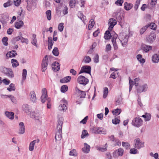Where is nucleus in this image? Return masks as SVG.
<instances>
[{"mask_svg": "<svg viewBox=\"0 0 159 159\" xmlns=\"http://www.w3.org/2000/svg\"><path fill=\"white\" fill-rule=\"evenodd\" d=\"M63 120L62 118H59L58 120L57 130V131L55 135L56 141H59L62 138V128L63 124Z\"/></svg>", "mask_w": 159, "mask_h": 159, "instance_id": "f257e3e1", "label": "nucleus"}, {"mask_svg": "<svg viewBox=\"0 0 159 159\" xmlns=\"http://www.w3.org/2000/svg\"><path fill=\"white\" fill-rule=\"evenodd\" d=\"M119 39L123 46L125 47L127 43L129 36L124 34H120L119 35Z\"/></svg>", "mask_w": 159, "mask_h": 159, "instance_id": "f03ea898", "label": "nucleus"}, {"mask_svg": "<svg viewBox=\"0 0 159 159\" xmlns=\"http://www.w3.org/2000/svg\"><path fill=\"white\" fill-rule=\"evenodd\" d=\"M142 120L139 117H136L134 118L132 122V125L137 127H139L143 124Z\"/></svg>", "mask_w": 159, "mask_h": 159, "instance_id": "7ed1b4c3", "label": "nucleus"}, {"mask_svg": "<svg viewBox=\"0 0 159 159\" xmlns=\"http://www.w3.org/2000/svg\"><path fill=\"white\" fill-rule=\"evenodd\" d=\"M9 16L6 14H0V22L3 26L6 25L7 22L9 20Z\"/></svg>", "mask_w": 159, "mask_h": 159, "instance_id": "20e7f679", "label": "nucleus"}, {"mask_svg": "<svg viewBox=\"0 0 159 159\" xmlns=\"http://www.w3.org/2000/svg\"><path fill=\"white\" fill-rule=\"evenodd\" d=\"M77 81L79 84L85 85L88 83L89 80L84 76L80 75L78 78Z\"/></svg>", "mask_w": 159, "mask_h": 159, "instance_id": "39448f33", "label": "nucleus"}, {"mask_svg": "<svg viewBox=\"0 0 159 159\" xmlns=\"http://www.w3.org/2000/svg\"><path fill=\"white\" fill-rule=\"evenodd\" d=\"M92 132L95 134H105L106 131L102 128L94 127L92 128Z\"/></svg>", "mask_w": 159, "mask_h": 159, "instance_id": "423d86ee", "label": "nucleus"}, {"mask_svg": "<svg viewBox=\"0 0 159 159\" xmlns=\"http://www.w3.org/2000/svg\"><path fill=\"white\" fill-rule=\"evenodd\" d=\"M48 56L46 55L43 58L42 63V70L43 72H44L47 69L48 65Z\"/></svg>", "mask_w": 159, "mask_h": 159, "instance_id": "0eeeda50", "label": "nucleus"}, {"mask_svg": "<svg viewBox=\"0 0 159 159\" xmlns=\"http://www.w3.org/2000/svg\"><path fill=\"white\" fill-rule=\"evenodd\" d=\"M67 102L65 99H63L61 101V104L59 107V109L61 111H66L67 109Z\"/></svg>", "mask_w": 159, "mask_h": 159, "instance_id": "6e6552de", "label": "nucleus"}, {"mask_svg": "<svg viewBox=\"0 0 159 159\" xmlns=\"http://www.w3.org/2000/svg\"><path fill=\"white\" fill-rule=\"evenodd\" d=\"M47 92L46 89L43 88L42 90V95L41 97V101L42 103H44L45 102L47 99Z\"/></svg>", "mask_w": 159, "mask_h": 159, "instance_id": "1a4fd4ad", "label": "nucleus"}, {"mask_svg": "<svg viewBox=\"0 0 159 159\" xmlns=\"http://www.w3.org/2000/svg\"><path fill=\"white\" fill-rule=\"evenodd\" d=\"M4 74L8 77L12 78L14 77V75L12 70L10 68H5L4 69Z\"/></svg>", "mask_w": 159, "mask_h": 159, "instance_id": "9d476101", "label": "nucleus"}, {"mask_svg": "<svg viewBox=\"0 0 159 159\" xmlns=\"http://www.w3.org/2000/svg\"><path fill=\"white\" fill-rule=\"evenodd\" d=\"M91 67L90 66H83L81 69L79 74L85 72L90 74Z\"/></svg>", "mask_w": 159, "mask_h": 159, "instance_id": "9b49d317", "label": "nucleus"}, {"mask_svg": "<svg viewBox=\"0 0 159 159\" xmlns=\"http://www.w3.org/2000/svg\"><path fill=\"white\" fill-rule=\"evenodd\" d=\"M116 24V21L114 18H111L109 20L108 24L109 27L108 30H111L114 26Z\"/></svg>", "mask_w": 159, "mask_h": 159, "instance_id": "f8f14e48", "label": "nucleus"}, {"mask_svg": "<svg viewBox=\"0 0 159 159\" xmlns=\"http://www.w3.org/2000/svg\"><path fill=\"white\" fill-rule=\"evenodd\" d=\"M134 147L136 148L139 149L143 146V143L140 141L139 138L135 139L134 141Z\"/></svg>", "mask_w": 159, "mask_h": 159, "instance_id": "ddd939ff", "label": "nucleus"}, {"mask_svg": "<svg viewBox=\"0 0 159 159\" xmlns=\"http://www.w3.org/2000/svg\"><path fill=\"white\" fill-rule=\"evenodd\" d=\"M31 117L35 120L40 121L42 118V116L38 112L34 111L32 113Z\"/></svg>", "mask_w": 159, "mask_h": 159, "instance_id": "4468645a", "label": "nucleus"}, {"mask_svg": "<svg viewBox=\"0 0 159 159\" xmlns=\"http://www.w3.org/2000/svg\"><path fill=\"white\" fill-rule=\"evenodd\" d=\"M124 150L121 148H119L118 149L115 151L113 152V155L114 157H117L119 156H122L123 154Z\"/></svg>", "mask_w": 159, "mask_h": 159, "instance_id": "2eb2a0df", "label": "nucleus"}, {"mask_svg": "<svg viewBox=\"0 0 159 159\" xmlns=\"http://www.w3.org/2000/svg\"><path fill=\"white\" fill-rule=\"evenodd\" d=\"M148 88V85L146 84H144L141 86H139L137 89V92L141 93L143 92H145Z\"/></svg>", "mask_w": 159, "mask_h": 159, "instance_id": "dca6fc26", "label": "nucleus"}, {"mask_svg": "<svg viewBox=\"0 0 159 159\" xmlns=\"http://www.w3.org/2000/svg\"><path fill=\"white\" fill-rule=\"evenodd\" d=\"M156 36L154 33L151 32L148 37L147 39L148 41L150 43H152L156 39Z\"/></svg>", "mask_w": 159, "mask_h": 159, "instance_id": "f3484780", "label": "nucleus"}, {"mask_svg": "<svg viewBox=\"0 0 159 159\" xmlns=\"http://www.w3.org/2000/svg\"><path fill=\"white\" fill-rule=\"evenodd\" d=\"M14 40L16 41H17L19 40H20L21 42L25 43L26 44H27L28 43V39L22 37L21 34H20L19 36L15 38L14 39Z\"/></svg>", "mask_w": 159, "mask_h": 159, "instance_id": "a211bd4d", "label": "nucleus"}, {"mask_svg": "<svg viewBox=\"0 0 159 159\" xmlns=\"http://www.w3.org/2000/svg\"><path fill=\"white\" fill-rule=\"evenodd\" d=\"M25 126L24 123L20 122L19 124V130L18 134H23L25 132Z\"/></svg>", "mask_w": 159, "mask_h": 159, "instance_id": "6ab92c4d", "label": "nucleus"}, {"mask_svg": "<svg viewBox=\"0 0 159 159\" xmlns=\"http://www.w3.org/2000/svg\"><path fill=\"white\" fill-rule=\"evenodd\" d=\"M30 101L34 103L37 102V97L34 91L30 92Z\"/></svg>", "mask_w": 159, "mask_h": 159, "instance_id": "aec40b11", "label": "nucleus"}, {"mask_svg": "<svg viewBox=\"0 0 159 159\" xmlns=\"http://www.w3.org/2000/svg\"><path fill=\"white\" fill-rule=\"evenodd\" d=\"M117 35L115 34L112 38L111 41L112 42L114 48L115 50H116L118 48V46L117 44L116 40L117 38Z\"/></svg>", "mask_w": 159, "mask_h": 159, "instance_id": "412c9836", "label": "nucleus"}, {"mask_svg": "<svg viewBox=\"0 0 159 159\" xmlns=\"http://www.w3.org/2000/svg\"><path fill=\"white\" fill-rule=\"evenodd\" d=\"M75 90L80 95V98H84L85 97L86 95L85 92L80 90L77 87H75Z\"/></svg>", "mask_w": 159, "mask_h": 159, "instance_id": "4be33fe9", "label": "nucleus"}, {"mask_svg": "<svg viewBox=\"0 0 159 159\" xmlns=\"http://www.w3.org/2000/svg\"><path fill=\"white\" fill-rule=\"evenodd\" d=\"M31 43L34 46L37 48L38 47V44L36 38V35L35 34H32Z\"/></svg>", "mask_w": 159, "mask_h": 159, "instance_id": "5701e85b", "label": "nucleus"}, {"mask_svg": "<svg viewBox=\"0 0 159 159\" xmlns=\"http://www.w3.org/2000/svg\"><path fill=\"white\" fill-rule=\"evenodd\" d=\"M116 18L117 21L120 22V24L121 25L120 23L124 20L123 17L120 16V12H116Z\"/></svg>", "mask_w": 159, "mask_h": 159, "instance_id": "b1692460", "label": "nucleus"}, {"mask_svg": "<svg viewBox=\"0 0 159 159\" xmlns=\"http://www.w3.org/2000/svg\"><path fill=\"white\" fill-rule=\"evenodd\" d=\"M52 67L53 70L55 71L58 70L60 69L59 63L56 61L54 62L53 64H52Z\"/></svg>", "mask_w": 159, "mask_h": 159, "instance_id": "393cba45", "label": "nucleus"}, {"mask_svg": "<svg viewBox=\"0 0 159 159\" xmlns=\"http://www.w3.org/2000/svg\"><path fill=\"white\" fill-rule=\"evenodd\" d=\"M152 61L155 63H157L159 62V54H154L152 57Z\"/></svg>", "mask_w": 159, "mask_h": 159, "instance_id": "a878e982", "label": "nucleus"}, {"mask_svg": "<svg viewBox=\"0 0 159 159\" xmlns=\"http://www.w3.org/2000/svg\"><path fill=\"white\" fill-rule=\"evenodd\" d=\"M84 147L82 148V151L85 153H88L90 151V146L86 143H84Z\"/></svg>", "mask_w": 159, "mask_h": 159, "instance_id": "bb28decb", "label": "nucleus"}, {"mask_svg": "<svg viewBox=\"0 0 159 159\" xmlns=\"http://www.w3.org/2000/svg\"><path fill=\"white\" fill-rule=\"evenodd\" d=\"M52 39L51 37H49L48 39V48L50 50L52 48V46L53 45Z\"/></svg>", "mask_w": 159, "mask_h": 159, "instance_id": "cd10ccee", "label": "nucleus"}, {"mask_svg": "<svg viewBox=\"0 0 159 159\" xmlns=\"http://www.w3.org/2000/svg\"><path fill=\"white\" fill-rule=\"evenodd\" d=\"M5 113L6 116L9 119L12 120L14 118V114L13 112L6 111Z\"/></svg>", "mask_w": 159, "mask_h": 159, "instance_id": "c85d7f7f", "label": "nucleus"}, {"mask_svg": "<svg viewBox=\"0 0 159 159\" xmlns=\"http://www.w3.org/2000/svg\"><path fill=\"white\" fill-rule=\"evenodd\" d=\"M16 55L17 53L16 51L12 50L8 52L7 54V56L10 57H14Z\"/></svg>", "mask_w": 159, "mask_h": 159, "instance_id": "c756f323", "label": "nucleus"}, {"mask_svg": "<svg viewBox=\"0 0 159 159\" xmlns=\"http://www.w3.org/2000/svg\"><path fill=\"white\" fill-rule=\"evenodd\" d=\"M23 22L21 20L17 21L15 23V27L18 29L20 28L23 25Z\"/></svg>", "mask_w": 159, "mask_h": 159, "instance_id": "7c9ffc66", "label": "nucleus"}, {"mask_svg": "<svg viewBox=\"0 0 159 159\" xmlns=\"http://www.w3.org/2000/svg\"><path fill=\"white\" fill-rule=\"evenodd\" d=\"M124 8L127 11L130 10L133 6V5L130 3H128L126 2L124 3Z\"/></svg>", "mask_w": 159, "mask_h": 159, "instance_id": "2f4dec72", "label": "nucleus"}, {"mask_svg": "<svg viewBox=\"0 0 159 159\" xmlns=\"http://www.w3.org/2000/svg\"><path fill=\"white\" fill-rule=\"evenodd\" d=\"M71 77L70 76L66 77L60 80V82L61 83H65L69 82L71 80Z\"/></svg>", "mask_w": 159, "mask_h": 159, "instance_id": "473e14b6", "label": "nucleus"}, {"mask_svg": "<svg viewBox=\"0 0 159 159\" xmlns=\"http://www.w3.org/2000/svg\"><path fill=\"white\" fill-rule=\"evenodd\" d=\"M142 48L144 51L146 52H148L149 51L151 50L152 47L146 45H144L142 47Z\"/></svg>", "mask_w": 159, "mask_h": 159, "instance_id": "72a5a7b5", "label": "nucleus"}, {"mask_svg": "<svg viewBox=\"0 0 159 159\" xmlns=\"http://www.w3.org/2000/svg\"><path fill=\"white\" fill-rule=\"evenodd\" d=\"M23 108L24 111L27 114H29L30 112L29 106L27 104L23 105Z\"/></svg>", "mask_w": 159, "mask_h": 159, "instance_id": "f704fd0d", "label": "nucleus"}, {"mask_svg": "<svg viewBox=\"0 0 159 159\" xmlns=\"http://www.w3.org/2000/svg\"><path fill=\"white\" fill-rule=\"evenodd\" d=\"M136 57L141 63L143 64L145 62V60L142 58V56L141 55L139 54L137 55Z\"/></svg>", "mask_w": 159, "mask_h": 159, "instance_id": "c9c22d12", "label": "nucleus"}, {"mask_svg": "<svg viewBox=\"0 0 159 159\" xmlns=\"http://www.w3.org/2000/svg\"><path fill=\"white\" fill-rule=\"evenodd\" d=\"M111 35L110 33V32L109 30H107L106 31L105 33L104 38L106 39H108L111 38Z\"/></svg>", "mask_w": 159, "mask_h": 159, "instance_id": "e433bc0d", "label": "nucleus"}, {"mask_svg": "<svg viewBox=\"0 0 159 159\" xmlns=\"http://www.w3.org/2000/svg\"><path fill=\"white\" fill-rule=\"evenodd\" d=\"M39 142L38 139H36L30 142V151H32L34 149V147L35 143H38Z\"/></svg>", "mask_w": 159, "mask_h": 159, "instance_id": "4c0bfd02", "label": "nucleus"}, {"mask_svg": "<svg viewBox=\"0 0 159 159\" xmlns=\"http://www.w3.org/2000/svg\"><path fill=\"white\" fill-rule=\"evenodd\" d=\"M12 66L13 67H16L19 66V63L15 59H12L11 60Z\"/></svg>", "mask_w": 159, "mask_h": 159, "instance_id": "58836bf2", "label": "nucleus"}, {"mask_svg": "<svg viewBox=\"0 0 159 159\" xmlns=\"http://www.w3.org/2000/svg\"><path fill=\"white\" fill-rule=\"evenodd\" d=\"M78 15V17L80 18L84 22V20L86 19V16H84L83 13L81 11L79 12Z\"/></svg>", "mask_w": 159, "mask_h": 159, "instance_id": "ea45409f", "label": "nucleus"}, {"mask_svg": "<svg viewBox=\"0 0 159 159\" xmlns=\"http://www.w3.org/2000/svg\"><path fill=\"white\" fill-rule=\"evenodd\" d=\"M27 71L25 69L23 70L22 73V81H24L26 79Z\"/></svg>", "mask_w": 159, "mask_h": 159, "instance_id": "a19ab883", "label": "nucleus"}, {"mask_svg": "<svg viewBox=\"0 0 159 159\" xmlns=\"http://www.w3.org/2000/svg\"><path fill=\"white\" fill-rule=\"evenodd\" d=\"M15 89L16 87L15 84L12 83L10 84L9 87L7 88V90L10 92L12 91H15Z\"/></svg>", "mask_w": 159, "mask_h": 159, "instance_id": "79ce46f5", "label": "nucleus"}, {"mask_svg": "<svg viewBox=\"0 0 159 159\" xmlns=\"http://www.w3.org/2000/svg\"><path fill=\"white\" fill-rule=\"evenodd\" d=\"M94 24V21L93 19H91L89 21V23L88 25V29L91 30L93 27Z\"/></svg>", "mask_w": 159, "mask_h": 159, "instance_id": "37998d69", "label": "nucleus"}, {"mask_svg": "<svg viewBox=\"0 0 159 159\" xmlns=\"http://www.w3.org/2000/svg\"><path fill=\"white\" fill-rule=\"evenodd\" d=\"M46 14L47 19L50 20L51 19V11L50 10L47 11L46 12Z\"/></svg>", "mask_w": 159, "mask_h": 159, "instance_id": "c03bdc74", "label": "nucleus"}, {"mask_svg": "<svg viewBox=\"0 0 159 159\" xmlns=\"http://www.w3.org/2000/svg\"><path fill=\"white\" fill-rule=\"evenodd\" d=\"M89 134L87 131L86 130H84L82 131L81 137L82 139H84L86 137L89 136Z\"/></svg>", "mask_w": 159, "mask_h": 159, "instance_id": "a18cd8bd", "label": "nucleus"}, {"mask_svg": "<svg viewBox=\"0 0 159 159\" xmlns=\"http://www.w3.org/2000/svg\"><path fill=\"white\" fill-rule=\"evenodd\" d=\"M148 28L149 27L151 29L155 30L157 28V25L154 23H150V24H148Z\"/></svg>", "mask_w": 159, "mask_h": 159, "instance_id": "49530a36", "label": "nucleus"}, {"mask_svg": "<svg viewBox=\"0 0 159 159\" xmlns=\"http://www.w3.org/2000/svg\"><path fill=\"white\" fill-rule=\"evenodd\" d=\"M107 144L106 143L105 146L103 147H99L98 148V150L100 151L103 152L105 151H106L107 150Z\"/></svg>", "mask_w": 159, "mask_h": 159, "instance_id": "de8ad7c7", "label": "nucleus"}, {"mask_svg": "<svg viewBox=\"0 0 159 159\" xmlns=\"http://www.w3.org/2000/svg\"><path fill=\"white\" fill-rule=\"evenodd\" d=\"M121 112V110L120 109H116L115 110H113L112 112L113 114L115 115L116 116H117L119 115Z\"/></svg>", "mask_w": 159, "mask_h": 159, "instance_id": "09e8293b", "label": "nucleus"}, {"mask_svg": "<svg viewBox=\"0 0 159 159\" xmlns=\"http://www.w3.org/2000/svg\"><path fill=\"white\" fill-rule=\"evenodd\" d=\"M8 38L6 37H5L2 38V41L4 45L6 46L8 45Z\"/></svg>", "mask_w": 159, "mask_h": 159, "instance_id": "8fccbe9b", "label": "nucleus"}, {"mask_svg": "<svg viewBox=\"0 0 159 159\" xmlns=\"http://www.w3.org/2000/svg\"><path fill=\"white\" fill-rule=\"evenodd\" d=\"M68 89V86L66 85H63L61 88V91L62 93H65Z\"/></svg>", "mask_w": 159, "mask_h": 159, "instance_id": "3c124183", "label": "nucleus"}, {"mask_svg": "<svg viewBox=\"0 0 159 159\" xmlns=\"http://www.w3.org/2000/svg\"><path fill=\"white\" fill-rule=\"evenodd\" d=\"M52 53L53 54L56 56H57L59 55V52L58 49L57 48L55 47L54 48L52 51Z\"/></svg>", "mask_w": 159, "mask_h": 159, "instance_id": "603ef678", "label": "nucleus"}, {"mask_svg": "<svg viewBox=\"0 0 159 159\" xmlns=\"http://www.w3.org/2000/svg\"><path fill=\"white\" fill-rule=\"evenodd\" d=\"M69 155L73 156H77V154L76 150L73 149L70 152Z\"/></svg>", "mask_w": 159, "mask_h": 159, "instance_id": "864d4df0", "label": "nucleus"}, {"mask_svg": "<svg viewBox=\"0 0 159 159\" xmlns=\"http://www.w3.org/2000/svg\"><path fill=\"white\" fill-rule=\"evenodd\" d=\"M91 61V58L89 56H86L83 59V61L85 63H89Z\"/></svg>", "mask_w": 159, "mask_h": 159, "instance_id": "5fc2aeb1", "label": "nucleus"}, {"mask_svg": "<svg viewBox=\"0 0 159 159\" xmlns=\"http://www.w3.org/2000/svg\"><path fill=\"white\" fill-rule=\"evenodd\" d=\"M77 3V1L76 0H71L70 2V6L71 8H73Z\"/></svg>", "mask_w": 159, "mask_h": 159, "instance_id": "6e6d98bb", "label": "nucleus"}, {"mask_svg": "<svg viewBox=\"0 0 159 159\" xmlns=\"http://www.w3.org/2000/svg\"><path fill=\"white\" fill-rule=\"evenodd\" d=\"M108 93V89L107 88L105 87L104 88L103 90V97L104 98H105Z\"/></svg>", "mask_w": 159, "mask_h": 159, "instance_id": "4d7b16f0", "label": "nucleus"}, {"mask_svg": "<svg viewBox=\"0 0 159 159\" xmlns=\"http://www.w3.org/2000/svg\"><path fill=\"white\" fill-rule=\"evenodd\" d=\"M12 3V2L10 0H9L7 2L3 4V6L6 8L11 6Z\"/></svg>", "mask_w": 159, "mask_h": 159, "instance_id": "13d9d810", "label": "nucleus"}, {"mask_svg": "<svg viewBox=\"0 0 159 159\" xmlns=\"http://www.w3.org/2000/svg\"><path fill=\"white\" fill-rule=\"evenodd\" d=\"M129 91L130 92L134 84V82L131 80L130 77H129Z\"/></svg>", "mask_w": 159, "mask_h": 159, "instance_id": "bf43d9fd", "label": "nucleus"}, {"mask_svg": "<svg viewBox=\"0 0 159 159\" xmlns=\"http://www.w3.org/2000/svg\"><path fill=\"white\" fill-rule=\"evenodd\" d=\"M148 28V26L146 25L144 26H143V28H142L140 30V34H143L144 32Z\"/></svg>", "mask_w": 159, "mask_h": 159, "instance_id": "052dcab7", "label": "nucleus"}, {"mask_svg": "<svg viewBox=\"0 0 159 159\" xmlns=\"http://www.w3.org/2000/svg\"><path fill=\"white\" fill-rule=\"evenodd\" d=\"M140 0H137L136 1L134 8L135 10H137L140 4Z\"/></svg>", "mask_w": 159, "mask_h": 159, "instance_id": "680f3d73", "label": "nucleus"}, {"mask_svg": "<svg viewBox=\"0 0 159 159\" xmlns=\"http://www.w3.org/2000/svg\"><path fill=\"white\" fill-rule=\"evenodd\" d=\"M124 2L123 0H118L116 1L115 2V4L117 6H121Z\"/></svg>", "mask_w": 159, "mask_h": 159, "instance_id": "e2e57ef3", "label": "nucleus"}, {"mask_svg": "<svg viewBox=\"0 0 159 159\" xmlns=\"http://www.w3.org/2000/svg\"><path fill=\"white\" fill-rule=\"evenodd\" d=\"M64 24L63 23H61L59 24L58 26V30L60 31L61 32L63 30L64 26H63Z\"/></svg>", "mask_w": 159, "mask_h": 159, "instance_id": "0e129e2a", "label": "nucleus"}, {"mask_svg": "<svg viewBox=\"0 0 159 159\" xmlns=\"http://www.w3.org/2000/svg\"><path fill=\"white\" fill-rule=\"evenodd\" d=\"M9 98H10L11 101L12 102L15 104L17 103V101L13 96H12V95H10Z\"/></svg>", "mask_w": 159, "mask_h": 159, "instance_id": "69168bd1", "label": "nucleus"}, {"mask_svg": "<svg viewBox=\"0 0 159 159\" xmlns=\"http://www.w3.org/2000/svg\"><path fill=\"white\" fill-rule=\"evenodd\" d=\"M122 143L123 146L126 149L130 148V144L128 143L123 142Z\"/></svg>", "mask_w": 159, "mask_h": 159, "instance_id": "338daca9", "label": "nucleus"}, {"mask_svg": "<svg viewBox=\"0 0 159 159\" xmlns=\"http://www.w3.org/2000/svg\"><path fill=\"white\" fill-rule=\"evenodd\" d=\"M99 59L98 55V54H96L93 58L94 62L96 63L98 62L99 61Z\"/></svg>", "mask_w": 159, "mask_h": 159, "instance_id": "774afa93", "label": "nucleus"}]
</instances>
